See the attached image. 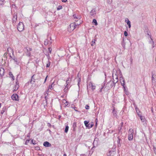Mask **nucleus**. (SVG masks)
<instances>
[{
    "mask_svg": "<svg viewBox=\"0 0 156 156\" xmlns=\"http://www.w3.org/2000/svg\"><path fill=\"white\" fill-rule=\"evenodd\" d=\"M76 27V25L75 23H71L69 27L68 28V30L69 32L73 31Z\"/></svg>",
    "mask_w": 156,
    "mask_h": 156,
    "instance_id": "obj_1",
    "label": "nucleus"
},
{
    "mask_svg": "<svg viewBox=\"0 0 156 156\" xmlns=\"http://www.w3.org/2000/svg\"><path fill=\"white\" fill-rule=\"evenodd\" d=\"M133 129H130L129 131V135L128 139L129 140H131L133 138Z\"/></svg>",
    "mask_w": 156,
    "mask_h": 156,
    "instance_id": "obj_2",
    "label": "nucleus"
},
{
    "mask_svg": "<svg viewBox=\"0 0 156 156\" xmlns=\"http://www.w3.org/2000/svg\"><path fill=\"white\" fill-rule=\"evenodd\" d=\"M18 30L19 31H22L24 29V26L22 22H19L17 27Z\"/></svg>",
    "mask_w": 156,
    "mask_h": 156,
    "instance_id": "obj_3",
    "label": "nucleus"
},
{
    "mask_svg": "<svg viewBox=\"0 0 156 156\" xmlns=\"http://www.w3.org/2000/svg\"><path fill=\"white\" fill-rule=\"evenodd\" d=\"M152 82L153 84L155 85L156 84V73H152Z\"/></svg>",
    "mask_w": 156,
    "mask_h": 156,
    "instance_id": "obj_4",
    "label": "nucleus"
},
{
    "mask_svg": "<svg viewBox=\"0 0 156 156\" xmlns=\"http://www.w3.org/2000/svg\"><path fill=\"white\" fill-rule=\"evenodd\" d=\"M69 86H66V85H65V87L64 89V92H65V94L63 95H62L61 96V98H63L64 97H66L67 96V92L68 91L70 87H69Z\"/></svg>",
    "mask_w": 156,
    "mask_h": 156,
    "instance_id": "obj_5",
    "label": "nucleus"
},
{
    "mask_svg": "<svg viewBox=\"0 0 156 156\" xmlns=\"http://www.w3.org/2000/svg\"><path fill=\"white\" fill-rule=\"evenodd\" d=\"M51 37L49 38V40L48 38L46 39L44 41V44L45 45L51 44L52 43L51 41Z\"/></svg>",
    "mask_w": 156,
    "mask_h": 156,
    "instance_id": "obj_6",
    "label": "nucleus"
},
{
    "mask_svg": "<svg viewBox=\"0 0 156 156\" xmlns=\"http://www.w3.org/2000/svg\"><path fill=\"white\" fill-rule=\"evenodd\" d=\"M19 83L18 80L17 79L16 80V85H15V86L13 88V90L14 91L17 90L19 88Z\"/></svg>",
    "mask_w": 156,
    "mask_h": 156,
    "instance_id": "obj_7",
    "label": "nucleus"
},
{
    "mask_svg": "<svg viewBox=\"0 0 156 156\" xmlns=\"http://www.w3.org/2000/svg\"><path fill=\"white\" fill-rule=\"evenodd\" d=\"M27 51L26 52V54L28 56H30V51H32V48L30 47H27L26 48Z\"/></svg>",
    "mask_w": 156,
    "mask_h": 156,
    "instance_id": "obj_8",
    "label": "nucleus"
},
{
    "mask_svg": "<svg viewBox=\"0 0 156 156\" xmlns=\"http://www.w3.org/2000/svg\"><path fill=\"white\" fill-rule=\"evenodd\" d=\"M96 14V11L94 9H93L90 12V15L94 17Z\"/></svg>",
    "mask_w": 156,
    "mask_h": 156,
    "instance_id": "obj_9",
    "label": "nucleus"
},
{
    "mask_svg": "<svg viewBox=\"0 0 156 156\" xmlns=\"http://www.w3.org/2000/svg\"><path fill=\"white\" fill-rule=\"evenodd\" d=\"M73 16L74 17V19H76L75 20V21H78V20H80L81 18V16L79 15H77L76 14H74L73 15Z\"/></svg>",
    "mask_w": 156,
    "mask_h": 156,
    "instance_id": "obj_10",
    "label": "nucleus"
},
{
    "mask_svg": "<svg viewBox=\"0 0 156 156\" xmlns=\"http://www.w3.org/2000/svg\"><path fill=\"white\" fill-rule=\"evenodd\" d=\"M120 81L121 83V84L122 86L124 88V85H125V82L124 79L122 77H121L120 78Z\"/></svg>",
    "mask_w": 156,
    "mask_h": 156,
    "instance_id": "obj_11",
    "label": "nucleus"
},
{
    "mask_svg": "<svg viewBox=\"0 0 156 156\" xmlns=\"http://www.w3.org/2000/svg\"><path fill=\"white\" fill-rule=\"evenodd\" d=\"M5 73V70L4 69L0 68V75L1 77L3 76Z\"/></svg>",
    "mask_w": 156,
    "mask_h": 156,
    "instance_id": "obj_12",
    "label": "nucleus"
},
{
    "mask_svg": "<svg viewBox=\"0 0 156 156\" xmlns=\"http://www.w3.org/2000/svg\"><path fill=\"white\" fill-rule=\"evenodd\" d=\"M71 79L69 77L68 78L66 81V86H69Z\"/></svg>",
    "mask_w": 156,
    "mask_h": 156,
    "instance_id": "obj_13",
    "label": "nucleus"
},
{
    "mask_svg": "<svg viewBox=\"0 0 156 156\" xmlns=\"http://www.w3.org/2000/svg\"><path fill=\"white\" fill-rule=\"evenodd\" d=\"M43 145L45 147H48L51 146V144L47 141H46L44 142Z\"/></svg>",
    "mask_w": 156,
    "mask_h": 156,
    "instance_id": "obj_14",
    "label": "nucleus"
},
{
    "mask_svg": "<svg viewBox=\"0 0 156 156\" xmlns=\"http://www.w3.org/2000/svg\"><path fill=\"white\" fill-rule=\"evenodd\" d=\"M89 86L90 88L92 90L95 89V86L93 85V83H90L89 84Z\"/></svg>",
    "mask_w": 156,
    "mask_h": 156,
    "instance_id": "obj_15",
    "label": "nucleus"
},
{
    "mask_svg": "<svg viewBox=\"0 0 156 156\" xmlns=\"http://www.w3.org/2000/svg\"><path fill=\"white\" fill-rule=\"evenodd\" d=\"M17 15H14L13 16V18L12 19V21L13 22V23H16V21L17 19Z\"/></svg>",
    "mask_w": 156,
    "mask_h": 156,
    "instance_id": "obj_16",
    "label": "nucleus"
},
{
    "mask_svg": "<svg viewBox=\"0 0 156 156\" xmlns=\"http://www.w3.org/2000/svg\"><path fill=\"white\" fill-rule=\"evenodd\" d=\"M104 86H102L101 87L100 89L99 92L100 93H103L105 91V87L104 88Z\"/></svg>",
    "mask_w": 156,
    "mask_h": 156,
    "instance_id": "obj_17",
    "label": "nucleus"
},
{
    "mask_svg": "<svg viewBox=\"0 0 156 156\" xmlns=\"http://www.w3.org/2000/svg\"><path fill=\"white\" fill-rule=\"evenodd\" d=\"M7 51L8 52V53L9 54H11V53H12V54H13V50L11 48H8Z\"/></svg>",
    "mask_w": 156,
    "mask_h": 156,
    "instance_id": "obj_18",
    "label": "nucleus"
},
{
    "mask_svg": "<svg viewBox=\"0 0 156 156\" xmlns=\"http://www.w3.org/2000/svg\"><path fill=\"white\" fill-rule=\"evenodd\" d=\"M125 21L126 22H127V24L128 25L129 27L130 28L131 27L130 21L128 19H126L125 20Z\"/></svg>",
    "mask_w": 156,
    "mask_h": 156,
    "instance_id": "obj_19",
    "label": "nucleus"
},
{
    "mask_svg": "<svg viewBox=\"0 0 156 156\" xmlns=\"http://www.w3.org/2000/svg\"><path fill=\"white\" fill-rule=\"evenodd\" d=\"M34 76L35 75H34L32 76L31 77V79L30 81V83L31 84H33L35 82V79L34 78Z\"/></svg>",
    "mask_w": 156,
    "mask_h": 156,
    "instance_id": "obj_20",
    "label": "nucleus"
},
{
    "mask_svg": "<svg viewBox=\"0 0 156 156\" xmlns=\"http://www.w3.org/2000/svg\"><path fill=\"white\" fill-rule=\"evenodd\" d=\"M9 75L12 78V80H14V76L11 72H9Z\"/></svg>",
    "mask_w": 156,
    "mask_h": 156,
    "instance_id": "obj_21",
    "label": "nucleus"
},
{
    "mask_svg": "<svg viewBox=\"0 0 156 156\" xmlns=\"http://www.w3.org/2000/svg\"><path fill=\"white\" fill-rule=\"evenodd\" d=\"M121 127L120 128V129H119V134H122V132L121 130V129H122V126H123V122H122L121 123Z\"/></svg>",
    "mask_w": 156,
    "mask_h": 156,
    "instance_id": "obj_22",
    "label": "nucleus"
},
{
    "mask_svg": "<svg viewBox=\"0 0 156 156\" xmlns=\"http://www.w3.org/2000/svg\"><path fill=\"white\" fill-rule=\"evenodd\" d=\"M6 107H4L2 108V110L1 111V113L2 114L6 111Z\"/></svg>",
    "mask_w": 156,
    "mask_h": 156,
    "instance_id": "obj_23",
    "label": "nucleus"
},
{
    "mask_svg": "<svg viewBox=\"0 0 156 156\" xmlns=\"http://www.w3.org/2000/svg\"><path fill=\"white\" fill-rule=\"evenodd\" d=\"M93 23H94V25L95 26H97L98 25V23L97 22V20L95 19H94L92 22Z\"/></svg>",
    "mask_w": 156,
    "mask_h": 156,
    "instance_id": "obj_24",
    "label": "nucleus"
},
{
    "mask_svg": "<svg viewBox=\"0 0 156 156\" xmlns=\"http://www.w3.org/2000/svg\"><path fill=\"white\" fill-rule=\"evenodd\" d=\"M122 46L125 49V47L126 44L124 42V39H123V41H122Z\"/></svg>",
    "mask_w": 156,
    "mask_h": 156,
    "instance_id": "obj_25",
    "label": "nucleus"
},
{
    "mask_svg": "<svg viewBox=\"0 0 156 156\" xmlns=\"http://www.w3.org/2000/svg\"><path fill=\"white\" fill-rule=\"evenodd\" d=\"M138 115H139V117L140 118V119L141 120L143 121L144 122V119L143 118V117L141 116L140 115H139V114H138Z\"/></svg>",
    "mask_w": 156,
    "mask_h": 156,
    "instance_id": "obj_26",
    "label": "nucleus"
},
{
    "mask_svg": "<svg viewBox=\"0 0 156 156\" xmlns=\"http://www.w3.org/2000/svg\"><path fill=\"white\" fill-rule=\"evenodd\" d=\"M63 102L64 103L66 106H67L68 105V102L67 101H66L65 99H63Z\"/></svg>",
    "mask_w": 156,
    "mask_h": 156,
    "instance_id": "obj_27",
    "label": "nucleus"
},
{
    "mask_svg": "<svg viewBox=\"0 0 156 156\" xmlns=\"http://www.w3.org/2000/svg\"><path fill=\"white\" fill-rule=\"evenodd\" d=\"M54 86V83H53L51 86H49V88H50L51 90H52L53 89V87Z\"/></svg>",
    "mask_w": 156,
    "mask_h": 156,
    "instance_id": "obj_28",
    "label": "nucleus"
},
{
    "mask_svg": "<svg viewBox=\"0 0 156 156\" xmlns=\"http://www.w3.org/2000/svg\"><path fill=\"white\" fill-rule=\"evenodd\" d=\"M11 98H18V96L17 94H13Z\"/></svg>",
    "mask_w": 156,
    "mask_h": 156,
    "instance_id": "obj_29",
    "label": "nucleus"
},
{
    "mask_svg": "<svg viewBox=\"0 0 156 156\" xmlns=\"http://www.w3.org/2000/svg\"><path fill=\"white\" fill-rule=\"evenodd\" d=\"M88 123L89 122H87V121H84V123L85 125L87 127H88Z\"/></svg>",
    "mask_w": 156,
    "mask_h": 156,
    "instance_id": "obj_30",
    "label": "nucleus"
},
{
    "mask_svg": "<svg viewBox=\"0 0 156 156\" xmlns=\"http://www.w3.org/2000/svg\"><path fill=\"white\" fill-rule=\"evenodd\" d=\"M147 34L150 36L151 40L152 41V42H150V43H152L153 45V47H154V41H153L152 38H151V35L149 34Z\"/></svg>",
    "mask_w": 156,
    "mask_h": 156,
    "instance_id": "obj_31",
    "label": "nucleus"
},
{
    "mask_svg": "<svg viewBox=\"0 0 156 156\" xmlns=\"http://www.w3.org/2000/svg\"><path fill=\"white\" fill-rule=\"evenodd\" d=\"M93 125V123H90V124H88V128H91Z\"/></svg>",
    "mask_w": 156,
    "mask_h": 156,
    "instance_id": "obj_32",
    "label": "nucleus"
},
{
    "mask_svg": "<svg viewBox=\"0 0 156 156\" xmlns=\"http://www.w3.org/2000/svg\"><path fill=\"white\" fill-rule=\"evenodd\" d=\"M68 129H69V126H66L65 128V131L66 133H67V132L68 131Z\"/></svg>",
    "mask_w": 156,
    "mask_h": 156,
    "instance_id": "obj_33",
    "label": "nucleus"
},
{
    "mask_svg": "<svg viewBox=\"0 0 156 156\" xmlns=\"http://www.w3.org/2000/svg\"><path fill=\"white\" fill-rule=\"evenodd\" d=\"M71 108H73L76 112H79L76 109V107H75V106L74 105H72L71 106Z\"/></svg>",
    "mask_w": 156,
    "mask_h": 156,
    "instance_id": "obj_34",
    "label": "nucleus"
},
{
    "mask_svg": "<svg viewBox=\"0 0 156 156\" xmlns=\"http://www.w3.org/2000/svg\"><path fill=\"white\" fill-rule=\"evenodd\" d=\"M112 113H113V115H116V111H115V109L114 108V109H113V111H112Z\"/></svg>",
    "mask_w": 156,
    "mask_h": 156,
    "instance_id": "obj_35",
    "label": "nucleus"
},
{
    "mask_svg": "<svg viewBox=\"0 0 156 156\" xmlns=\"http://www.w3.org/2000/svg\"><path fill=\"white\" fill-rule=\"evenodd\" d=\"M96 41V40L95 39H93L92 40V44H91V45L92 46H93V44H95V41Z\"/></svg>",
    "mask_w": 156,
    "mask_h": 156,
    "instance_id": "obj_36",
    "label": "nucleus"
},
{
    "mask_svg": "<svg viewBox=\"0 0 156 156\" xmlns=\"http://www.w3.org/2000/svg\"><path fill=\"white\" fill-rule=\"evenodd\" d=\"M135 109L136 111V112L137 114H139V113L140 112V110L137 107H136Z\"/></svg>",
    "mask_w": 156,
    "mask_h": 156,
    "instance_id": "obj_37",
    "label": "nucleus"
},
{
    "mask_svg": "<svg viewBox=\"0 0 156 156\" xmlns=\"http://www.w3.org/2000/svg\"><path fill=\"white\" fill-rule=\"evenodd\" d=\"M153 149L154 153L156 155V148L155 147L153 146Z\"/></svg>",
    "mask_w": 156,
    "mask_h": 156,
    "instance_id": "obj_38",
    "label": "nucleus"
},
{
    "mask_svg": "<svg viewBox=\"0 0 156 156\" xmlns=\"http://www.w3.org/2000/svg\"><path fill=\"white\" fill-rule=\"evenodd\" d=\"M4 0H0V5H2L3 3V2L4 1Z\"/></svg>",
    "mask_w": 156,
    "mask_h": 156,
    "instance_id": "obj_39",
    "label": "nucleus"
},
{
    "mask_svg": "<svg viewBox=\"0 0 156 156\" xmlns=\"http://www.w3.org/2000/svg\"><path fill=\"white\" fill-rule=\"evenodd\" d=\"M13 100H15L18 101L19 100V98H12Z\"/></svg>",
    "mask_w": 156,
    "mask_h": 156,
    "instance_id": "obj_40",
    "label": "nucleus"
},
{
    "mask_svg": "<svg viewBox=\"0 0 156 156\" xmlns=\"http://www.w3.org/2000/svg\"><path fill=\"white\" fill-rule=\"evenodd\" d=\"M124 35L126 37L128 36L127 33L126 32V31H124Z\"/></svg>",
    "mask_w": 156,
    "mask_h": 156,
    "instance_id": "obj_41",
    "label": "nucleus"
},
{
    "mask_svg": "<svg viewBox=\"0 0 156 156\" xmlns=\"http://www.w3.org/2000/svg\"><path fill=\"white\" fill-rule=\"evenodd\" d=\"M7 53H6V52H5V53H4V54L3 55V56L4 57H5V58H6L7 57Z\"/></svg>",
    "mask_w": 156,
    "mask_h": 156,
    "instance_id": "obj_42",
    "label": "nucleus"
},
{
    "mask_svg": "<svg viewBox=\"0 0 156 156\" xmlns=\"http://www.w3.org/2000/svg\"><path fill=\"white\" fill-rule=\"evenodd\" d=\"M108 1V3H109V4H111L112 2V0H107Z\"/></svg>",
    "mask_w": 156,
    "mask_h": 156,
    "instance_id": "obj_43",
    "label": "nucleus"
},
{
    "mask_svg": "<svg viewBox=\"0 0 156 156\" xmlns=\"http://www.w3.org/2000/svg\"><path fill=\"white\" fill-rule=\"evenodd\" d=\"M85 108L87 109H88L89 108V106H88V105H86L85 106Z\"/></svg>",
    "mask_w": 156,
    "mask_h": 156,
    "instance_id": "obj_44",
    "label": "nucleus"
},
{
    "mask_svg": "<svg viewBox=\"0 0 156 156\" xmlns=\"http://www.w3.org/2000/svg\"><path fill=\"white\" fill-rule=\"evenodd\" d=\"M50 62H49V63H48L46 65V67H48L50 66Z\"/></svg>",
    "mask_w": 156,
    "mask_h": 156,
    "instance_id": "obj_45",
    "label": "nucleus"
},
{
    "mask_svg": "<svg viewBox=\"0 0 156 156\" xmlns=\"http://www.w3.org/2000/svg\"><path fill=\"white\" fill-rule=\"evenodd\" d=\"M29 141V140H27L25 142V144H27Z\"/></svg>",
    "mask_w": 156,
    "mask_h": 156,
    "instance_id": "obj_46",
    "label": "nucleus"
},
{
    "mask_svg": "<svg viewBox=\"0 0 156 156\" xmlns=\"http://www.w3.org/2000/svg\"><path fill=\"white\" fill-rule=\"evenodd\" d=\"M81 23V21L80 20V23H76V27L77 26H78Z\"/></svg>",
    "mask_w": 156,
    "mask_h": 156,
    "instance_id": "obj_47",
    "label": "nucleus"
},
{
    "mask_svg": "<svg viewBox=\"0 0 156 156\" xmlns=\"http://www.w3.org/2000/svg\"><path fill=\"white\" fill-rule=\"evenodd\" d=\"M48 51H49L50 52V53H51V48H48Z\"/></svg>",
    "mask_w": 156,
    "mask_h": 156,
    "instance_id": "obj_48",
    "label": "nucleus"
},
{
    "mask_svg": "<svg viewBox=\"0 0 156 156\" xmlns=\"http://www.w3.org/2000/svg\"><path fill=\"white\" fill-rule=\"evenodd\" d=\"M13 60H14V61L16 62V63H17V59L16 58H14Z\"/></svg>",
    "mask_w": 156,
    "mask_h": 156,
    "instance_id": "obj_49",
    "label": "nucleus"
},
{
    "mask_svg": "<svg viewBox=\"0 0 156 156\" xmlns=\"http://www.w3.org/2000/svg\"><path fill=\"white\" fill-rule=\"evenodd\" d=\"M118 140L117 141V142L118 143H120V139H119V137H118Z\"/></svg>",
    "mask_w": 156,
    "mask_h": 156,
    "instance_id": "obj_50",
    "label": "nucleus"
},
{
    "mask_svg": "<svg viewBox=\"0 0 156 156\" xmlns=\"http://www.w3.org/2000/svg\"><path fill=\"white\" fill-rule=\"evenodd\" d=\"M62 2H66L67 1V0H61Z\"/></svg>",
    "mask_w": 156,
    "mask_h": 156,
    "instance_id": "obj_51",
    "label": "nucleus"
},
{
    "mask_svg": "<svg viewBox=\"0 0 156 156\" xmlns=\"http://www.w3.org/2000/svg\"><path fill=\"white\" fill-rule=\"evenodd\" d=\"M48 76H46V78H45V79L44 83H45L46 82V80H47V78Z\"/></svg>",
    "mask_w": 156,
    "mask_h": 156,
    "instance_id": "obj_52",
    "label": "nucleus"
},
{
    "mask_svg": "<svg viewBox=\"0 0 156 156\" xmlns=\"http://www.w3.org/2000/svg\"><path fill=\"white\" fill-rule=\"evenodd\" d=\"M73 126H76V123H73Z\"/></svg>",
    "mask_w": 156,
    "mask_h": 156,
    "instance_id": "obj_53",
    "label": "nucleus"
},
{
    "mask_svg": "<svg viewBox=\"0 0 156 156\" xmlns=\"http://www.w3.org/2000/svg\"><path fill=\"white\" fill-rule=\"evenodd\" d=\"M85 155V154H82L81 155V156H84Z\"/></svg>",
    "mask_w": 156,
    "mask_h": 156,
    "instance_id": "obj_54",
    "label": "nucleus"
},
{
    "mask_svg": "<svg viewBox=\"0 0 156 156\" xmlns=\"http://www.w3.org/2000/svg\"><path fill=\"white\" fill-rule=\"evenodd\" d=\"M63 156H66V154H65L63 155Z\"/></svg>",
    "mask_w": 156,
    "mask_h": 156,
    "instance_id": "obj_55",
    "label": "nucleus"
},
{
    "mask_svg": "<svg viewBox=\"0 0 156 156\" xmlns=\"http://www.w3.org/2000/svg\"><path fill=\"white\" fill-rule=\"evenodd\" d=\"M48 125H49V126H51V124L50 123H48Z\"/></svg>",
    "mask_w": 156,
    "mask_h": 156,
    "instance_id": "obj_56",
    "label": "nucleus"
},
{
    "mask_svg": "<svg viewBox=\"0 0 156 156\" xmlns=\"http://www.w3.org/2000/svg\"><path fill=\"white\" fill-rule=\"evenodd\" d=\"M59 6L61 7V8H62V6Z\"/></svg>",
    "mask_w": 156,
    "mask_h": 156,
    "instance_id": "obj_57",
    "label": "nucleus"
},
{
    "mask_svg": "<svg viewBox=\"0 0 156 156\" xmlns=\"http://www.w3.org/2000/svg\"><path fill=\"white\" fill-rule=\"evenodd\" d=\"M1 104L0 103V108H1Z\"/></svg>",
    "mask_w": 156,
    "mask_h": 156,
    "instance_id": "obj_58",
    "label": "nucleus"
},
{
    "mask_svg": "<svg viewBox=\"0 0 156 156\" xmlns=\"http://www.w3.org/2000/svg\"><path fill=\"white\" fill-rule=\"evenodd\" d=\"M46 97H47V96H45V98H46Z\"/></svg>",
    "mask_w": 156,
    "mask_h": 156,
    "instance_id": "obj_59",
    "label": "nucleus"
},
{
    "mask_svg": "<svg viewBox=\"0 0 156 156\" xmlns=\"http://www.w3.org/2000/svg\"><path fill=\"white\" fill-rule=\"evenodd\" d=\"M97 119H96V121H97Z\"/></svg>",
    "mask_w": 156,
    "mask_h": 156,
    "instance_id": "obj_60",
    "label": "nucleus"
}]
</instances>
